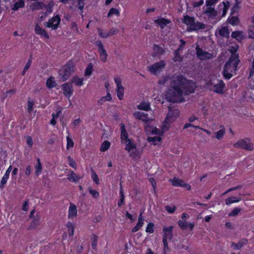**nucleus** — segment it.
Here are the masks:
<instances>
[{
	"label": "nucleus",
	"instance_id": "nucleus-3",
	"mask_svg": "<svg viewBox=\"0 0 254 254\" xmlns=\"http://www.w3.org/2000/svg\"><path fill=\"white\" fill-rule=\"evenodd\" d=\"M73 64L70 62H68L67 63L59 70V74L63 79V81H65L69 78L71 73L73 72Z\"/></svg>",
	"mask_w": 254,
	"mask_h": 254
},
{
	"label": "nucleus",
	"instance_id": "nucleus-54",
	"mask_svg": "<svg viewBox=\"0 0 254 254\" xmlns=\"http://www.w3.org/2000/svg\"><path fill=\"white\" fill-rule=\"evenodd\" d=\"M66 140H67V146L66 148L67 149H68L70 147H72L74 145L73 141L71 139L69 136H67L66 137Z\"/></svg>",
	"mask_w": 254,
	"mask_h": 254
},
{
	"label": "nucleus",
	"instance_id": "nucleus-21",
	"mask_svg": "<svg viewBox=\"0 0 254 254\" xmlns=\"http://www.w3.org/2000/svg\"><path fill=\"white\" fill-rule=\"evenodd\" d=\"M76 215L77 209L76 206L73 203H70L68 210V217L73 218L75 217Z\"/></svg>",
	"mask_w": 254,
	"mask_h": 254
},
{
	"label": "nucleus",
	"instance_id": "nucleus-45",
	"mask_svg": "<svg viewBox=\"0 0 254 254\" xmlns=\"http://www.w3.org/2000/svg\"><path fill=\"white\" fill-rule=\"evenodd\" d=\"M241 208L236 207L234 208L228 214L229 216H236L241 212Z\"/></svg>",
	"mask_w": 254,
	"mask_h": 254
},
{
	"label": "nucleus",
	"instance_id": "nucleus-19",
	"mask_svg": "<svg viewBox=\"0 0 254 254\" xmlns=\"http://www.w3.org/2000/svg\"><path fill=\"white\" fill-rule=\"evenodd\" d=\"M204 13L210 18H214L217 15V12L212 7H207Z\"/></svg>",
	"mask_w": 254,
	"mask_h": 254
},
{
	"label": "nucleus",
	"instance_id": "nucleus-11",
	"mask_svg": "<svg viewBox=\"0 0 254 254\" xmlns=\"http://www.w3.org/2000/svg\"><path fill=\"white\" fill-rule=\"evenodd\" d=\"M173 226H170L168 227H164L163 229L164 235L163 239H165L166 240L169 239L171 240L173 238Z\"/></svg>",
	"mask_w": 254,
	"mask_h": 254
},
{
	"label": "nucleus",
	"instance_id": "nucleus-36",
	"mask_svg": "<svg viewBox=\"0 0 254 254\" xmlns=\"http://www.w3.org/2000/svg\"><path fill=\"white\" fill-rule=\"evenodd\" d=\"M172 77L170 78L168 76H165L162 77L161 79L159 80L158 83L160 84L164 85L166 84L168 81H169L170 84H171V79Z\"/></svg>",
	"mask_w": 254,
	"mask_h": 254
},
{
	"label": "nucleus",
	"instance_id": "nucleus-62",
	"mask_svg": "<svg viewBox=\"0 0 254 254\" xmlns=\"http://www.w3.org/2000/svg\"><path fill=\"white\" fill-rule=\"evenodd\" d=\"M77 4L78 5V8L81 10V12H83V9L85 5V3L83 0H78Z\"/></svg>",
	"mask_w": 254,
	"mask_h": 254
},
{
	"label": "nucleus",
	"instance_id": "nucleus-38",
	"mask_svg": "<svg viewBox=\"0 0 254 254\" xmlns=\"http://www.w3.org/2000/svg\"><path fill=\"white\" fill-rule=\"evenodd\" d=\"M183 58L181 56L180 51L175 50L174 52V57L173 59L174 62H181Z\"/></svg>",
	"mask_w": 254,
	"mask_h": 254
},
{
	"label": "nucleus",
	"instance_id": "nucleus-13",
	"mask_svg": "<svg viewBox=\"0 0 254 254\" xmlns=\"http://www.w3.org/2000/svg\"><path fill=\"white\" fill-rule=\"evenodd\" d=\"M225 86L224 82L220 80L218 83L214 85L213 87V91L219 94H222L223 92V89Z\"/></svg>",
	"mask_w": 254,
	"mask_h": 254
},
{
	"label": "nucleus",
	"instance_id": "nucleus-15",
	"mask_svg": "<svg viewBox=\"0 0 254 254\" xmlns=\"http://www.w3.org/2000/svg\"><path fill=\"white\" fill-rule=\"evenodd\" d=\"M121 138L122 139V141L124 143H127V141H128V140H129L130 139L128 138V133L126 131L125 126L123 124H121Z\"/></svg>",
	"mask_w": 254,
	"mask_h": 254
},
{
	"label": "nucleus",
	"instance_id": "nucleus-30",
	"mask_svg": "<svg viewBox=\"0 0 254 254\" xmlns=\"http://www.w3.org/2000/svg\"><path fill=\"white\" fill-rule=\"evenodd\" d=\"M137 108L139 110L148 111L150 109V104L148 102H141L138 106Z\"/></svg>",
	"mask_w": 254,
	"mask_h": 254
},
{
	"label": "nucleus",
	"instance_id": "nucleus-28",
	"mask_svg": "<svg viewBox=\"0 0 254 254\" xmlns=\"http://www.w3.org/2000/svg\"><path fill=\"white\" fill-rule=\"evenodd\" d=\"M39 225V218H36L31 222L30 225L28 228V230H32L36 229Z\"/></svg>",
	"mask_w": 254,
	"mask_h": 254
},
{
	"label": "nucleus",
	"instance_id": "nucleus-18",
	"mask_svg": "<svg viewBox=\"0 0 254 254\" xmlns=\"http://www.w3.org/2000/svg\"><path fill=\"white\" fill-rule=\"evenodd\" d=\"M35 32L36 34L45 37L46 39H49V36L46 31L42 28L40 26L37 24L35 27Z\"/></svg>",
	"mask_w": 254,
	"mask_h": 254
},
{
	"label": "nucleus",
	"instance_id": "nucleus-5",
	"mask_svg": "<svg viewBox=\"0 0 254 254\" xmlns=\"http://www.w3.org/2000/svg\"><path fill=\"white\" fill-rule=\"evenodd\" d=\"M60 22L61 18L59 15H57L44 24V25L47 27L52 28L53 30H56L58 28Z\"/></svg>",
	"mask_w": 254,
	"mask_h": 254
},
{
	"label": "nucleus",
	"instance_id": "nucleus-20",
	"mask_svg": "<svg viewBox=\"0 0 254 254\" xmlns=\"http://www.w3.org/2000/svg\"><path fill=\"white\" fill-rule=\"evenodd\" d=\"M187 242L185 239L179 241L177 244H175V248L177 250H188L189 247L185 245Z\"/></svg>",
	"mask_w": 254,
	"mask_h": 254
},
{
	"label": "nucleus",
	"instance_id": "nucleus-6",
	"mask_svg": "<svg viewBox=\"0 0 254 254\" xmlns=\"http://www.w3.org/2000/svg\"><path fill=\"white\" fill-rule=\"evenodd\" d=\"M197 57L201 60H208L212 58V55L207 52L204 51L197 45L196 47Z\"/></svg>",
	"mask_w": 254,
	"mask_h": 254
},
{
	"label": "nucleus",
	"instance_id": "nucleus-59",
	"mask_svg": "<svg viewBox=\"0 0 254 254\" xmlns=\"http://www.w3.org/2000/svg\"><path fill=\"white\" fill-rule=\"evenodd\" d=\"M92 178L93 179V181L97 185L99 183V180L98 179L97 175L95 173L94 171H92Z\"/></svg>",
	"mask_w": 254,
	"mask_h": 254
},
{
	"label": "nucleus",
	"instance_id": "nucleus-9",
	"mask_svg": "<svg viewBox=\"0 0 254 254\" xmlns=\"http://www.w3.org/2000/svg\"><path fill=\"white\" fill-rule=\"evenodd\" d=\"M63 93L66 97L69 98L73 93L72 85L70 83H66L62 85Z\"/></svg>",
	"mask_w": 254,
	"mask_h": 254
},
{
	"label": "nucleus",
	"instance_id": "nucleus-24",
	"mask_svg": "<svg viewBox=\"0 0 254 254\" xmlns=\"http://www.w3.org/2000/svg\"><path fill=\"white\" fill-rule=\"evenodd\" d=\"M165 53L164 50L160 46L154 44L153 45V56L158 55H163Z\"/></svg>",
	"mask_w": 254,
	"mask_h": 254
},
{
	"label": "nucleus",
	"instance_id": "nucleus-34",
	"mask_svg": "<svg viewBox=\"0 0 254 254\" xmlns=\"http://www.w3.org/2000/svg\"><path fill=\"white\" fill-rule=\"evenodd\" d=\"M71 82L74 83L77 86H80L83 84V79L75 76L71 79Z\"/></svg>",
	"mask_w": 254,
	"mask_h": 254
},
{
	"label": "nucleus",
	"instance_id": "nucleus-2",
	"mask_svg": "<svg viewBox=\"0 0 254 254\" xmlns=\"http://www.w3.org/2000/svg\"><path fill=\"white\" fill-rule=\"evenodd\" d=\"M169 112L167 114V117L164 121V124L163 126L164 131H166L168 130V127H167L165 124H170L172 121L176 120L179 116L180 112L178 109L172 107H168Z\"/></svg>",
	"mask_w": 254,
	"mask_h": 254
},
{
	"label": "nucleus",
	"instance_id": "nucleus-42",
	"mask_svg": "<svg viewBox=\"0 0 254 254\" xmlns=\"http://www.w3.org/2000/svg\"><path fill=\"white\" fill-rule=\"evenodd\" d=\"M225 133V128L223 127L222 129L219 130L215 132L216 137L218 139H221Z\"/></svg>",
	"mask_w": 254,
	"mask_h": 254
},
{
	"label": "nucleus",
	"instance_id": "nucleus-64",
	"mask_svg": "<svg viewBox=\"0 0 254 254\" xmlns=\"http://www.w3.org/2000/svg\"><path fill=\"white\" fill-rule=\"evenodd\" d=\"M243 245L242 243L235 244V243L232 242L231 244L232 247H233L235 250H240L242 247Z\"/></svg>",
	"mask_w": 254,
	"mask_h": 254
},
{
	"label": "nucleus",
	"instance_id": "nucleus-31",
	"mask_svg": "<svg viewBox=\"0 0 254 254\" xmlns=\"http://www.w3.org/2000/svg\"><path fill=\"white\" fill-rule=\"evenodd\" d=\"M25 3L24 1L23 0H18L17 2L15 3L12 9L13 10H17L20 7H23L24 6Z\"/></svg>",
	"mask_w": 254,
	"mask_h": 254
},
{
	"label": "nucleus",
	"instance_id": "nucleus-47",
	"mask_svg": "<svg viewBox=\"0 0 254 254\" xmlns=\"http://www.w3.org/2000/svg\"><path fill=\"white\" fill-rule=\"evenodd\" d=\"M239 21V18L237 16H233L228 19V22L232 25H237Z\"/></svg>",
	"mask_w": 254,
	"mask_h": 254
},
{
	"label": "nucleus",
	"instance_id": "nucleus-58",
	"mask_svg": "<svg viewBox=\"0 0 254 254\" xmlns=\"http://www.w3.org/2000/svg\"><path fill=\"white\" fill-rule=\"evenodd\" d=\"M96 45L98 48L99 52L106 51L104 48L103 44L102 42L100 41H97L95 43Z\"/></svg>",
	"mask_w": 254,
	"mask_h": 254
},
{
	"label": "nucleus",
	"instance_id": "nucleus-52",
	"mask_svg": "<svg viewBox=\"0 0 254 254\" xmlns=\"http://www.w3.org/2000/svg\"><path fill=\"white\" fill-rule=\"evenodd\" d=\"M100 53V58L101 61L103 62H105L107 60V57L108 56V55L106 53V51H102L99 52Z\"/></svg>",
	"mask_w": 254,
	"mask_h": 254
},
{
	"label": "nucleus",
	"instance_id": "nucleus-35",
	"mask_svg": "<svg viewBox=\"0 0 254 254\" xmlns=\"http://www.w3.org/2000/svg\"><path fill=\"white\" fill-rule=\"evenodd\" d=\"M147 140L149 142H152L154 145H156L157 142L161 141V138L159 136L148 137Z\"/></svg>",
	"mask_w": 254,
	"mask_h": 254
},
{
	"label": "nucleus",
	"instance_id": "nucleus-39",
	"mask_svg": "<svg viewBox=\"0 0 254 254\" xmlns=\"http://www.w3.org/2000/svg\"><path fill=\"white\" fill-rule=\"evenodd\" d=\"M92 241L91 246L93 249H95L97 245V236L95 234H92L91 237Z\"/></svg>",
	"mask_w": 254,
	"mask_h": 254
},
{
	"label": "nucleus",
	"instance_id": "nucleus-46",
	"mask_svg": "<svg viewBox=\"0 0 254 254\" xmlns=\"http://www.w3.org/2000/svg\"><path fill=\"white\" fill-rule=\"evenodd\" d=\"M236 51V49H235L233 51H232V50L231 51V52L232 53V54L228 61H231L232 63H234L237 60H239L238 59V55L234 53Z\"/></svg>",
	"mask_w": 254,
	"mask_h": 254
},
{
	"label": "nucleus",
	"instance_id": "nucleus-41",
	"mask_svg": "<svg viewBox=\"0 0 254 254\" xmlns=\"http://www.w3.org/2000/svg\"><path fill=\"white\" fill-rule=\"evenodd\" d=\"M194 19L193 17H190L188 15H185L183 19V22L187 25L190 24L191 21Z\"/></svg>",
	"mask_w": 254,
	"mask_h": 254
},
{
	"label": "nucleus",
	"instance_id": "nucleus-29",
	"mask_svg": "<svg viewBox=\"0 0 254 254\" xmlns=\"http://www.w3.org/2000/svg\"><path fill=\"white\" fill-rule=\"evenodd\" d=\"M125 143L126 144L125 149L128 151H133L136 148L135 144L132 143L130 139L128 140L127 143Z\"/></svg>",
	"mask_w": 254,
	"mask_h": 254
},
{
	"label": "nucleus",
	"instance_id": "nucleus-63",
	"mask_svg": "<svg viewBox=\"0 0 254 254\" xmlns=\"http://www.w3.org/2000/svg\"><path fill=\"white\" fill-rule=\"evenodd\" d=\"M90 193L92 195L94 198H97L99 196V192L95 190H92L90 188L89 190Z\"/></svg>",
	"mask_w": 254,
	"mask_h": 254
},
{
	"label": "nucleus",
	"instance_id": "nucleus-25",
	"mask_svg": "<svg viewBox=\"0 0 254 254\" xmlns=\"http://www.w3.org/2000/svg\"><path fill=\"white\" fill-rule=\"evenodd\" d=\"M170 22V21L165 18H159L155 20V23L160 25L162 29Z\"/></svg>",
	"mask_w": 254,
	"mask_h": 254
},
{
	"label": "nucleus",
	"instance_id": "nucleus-57",
	"mask_svg": "<svg viewBox=\"0 0 254 254\" xmlns=\"http://www.w3.org/2000/svg\"><path fill=\"white\" fill-rule=\"evenodd\" d=\"M163 243L164 245L163 254H166L167 251L170 250L169 248L168 247L167 241L165 239H163Z\"/></svg>",
	"mask_w": 254,
	"mask_h": 254
},
{
	"label": "nucleus",
	"instance_id": "nucleus-1",
	"mask_svg": "<svg viewBox=\"0 0 254 254\" xmlns=\"http://www.w3.org/2000/svg\"><path fill=\"white\" fill-rule=\"evenodd\" d=\"M196 87L194 82L189 81L184 76H173L171 79V87L167 93L166 99L172 103L182 102L185 101L183 95L194 92Z\"/></svg>",
	"mask_w": 254,
	"mask_h": 254
},
{
	"label": "nucleus",
	"instance_id": "nucleus-37",
	"mask_svg": "<svg viewBox=\"0 0 254 254\" xmlns=\"http://www.w3.org/2000/svg\"><path fill=\"white\" fill-rule=\"evenodd\" d=\"M124 88L123 86L117 87V95L119 99L121 100L124 96Z\"/></svg>",
	"mask_w": 254,
	"mask_h": 254
},
{
	"label": "nucleus",
	"instance_id": "nucleus-53",
	"mask_svg": "<svg viewBox=\"0 0 254 254\" xmlns=\"http://www.w3.org/2000/svg\"><path fill=\"white\" fill-rule=\"evenodd\" d=\"M154 224L152 222L148 223L147 228H146V232L149 233H153L154 232Z\"/></svg>",
	"mask_w": 254,
	"mask_h": 254
},
{
	"label": "nucleus",
	"instance_id": "nucleus-26",
	"mask_svg": "<svg viewBox=\"0 0 254 254\" xmlns=\"http://www.w3.org/2000/svg\"><path fill=\"white\" fill-rule=\"evenodd\" d=\"M241 200V198L240 197H229L225 199V203L227 205H229L232 203L239 202Z\"/></svg>",
	"mask_w": 254,
	"mask_h": 254
},
{
	"label": "nucleus",
	"instance_id": "nucleus-48",
	"mask_svg": "<svg viewBox=\"0 0 254 254\" xmlns=\"http://www.w3.org/2000/svg\"><path fill=\"white\" fill-rule=\"evenodd\" d=\"M178 224L181 228L183 230H186L188 228V223L186 221L179 220L178 222Z\"/></svg>",
	"mask_w": 254,
	"mask_h": 254
},
{
	"label": "nucleus",
	"instance_id": "nucleus-49",
	"mask_svg": "<svg viewBox=\"0 0 254 254\" xmlns=\"http://www.w3.org/2000/svg\"><path fill=\"white\" fill-rule=\"evenodd\" d=\"M119 13H120L119 10L118 9L115 8H112L108 12L107 16L108 17H109L113 14H116L117 15H119Z\"/></svg>",
	"mask_w": 254,
	"mask_h": 254
},
{
	"label": "nucleus",
	"instance_id": "nucleus-23",
	"mask_svg": "<svg viewBox=\"0 0 254 254\" xmlns=\"http://www.w3.org/2000/svg\"><path fill=\"white\" fill-rule=\"evenodd\" d=\"M81 177L77 175L73 171H71L70 174L67 175V179L71 182H78Z\"/></svg>",
	"mask_w": 254,
	"mask_h": 254
},
{
	"label": "nucleus",
	"instance_id": "nucleus-16",
	"mask_svg": "<svg viewBox=\"0 0 254 254\" xmlns=\"http://www.w3.org/2000/svg\"><path fill=\"white\" fill-rule=\"evenodd\" d=\"M12 170V166L11 165H10V166L8 167L7 170H6L5 174L3 176L1 181L0 182V188L2 189L4 187V186L6 184L7 179L9 178V174Z\"/></svg>",
	"mask_w": 254,
	"mask_h": 254
},
{
	"label": "nucleus",
	"instance_id": "nucleus-4",
	"mask_svg": "<svg viewBox=\"0 0 254 254\" xmlns=\"http://www.w3.org/2000/svg\"><path fill=\"white\" fill-rule=\"evenodd\" d=\"M236 148H239L251 151L254 149L253 144L251 142L249 138H246L238 140L234 144Z\"/></svg>",
	"mask_w": 254,
	"mask_h": 254
},
{
	"label": "nucleus",
	"instance_id": "nucleus-55",
	"mask_svg": "<svg viewBox=\"0 0 254 254\" xmlns=\"http://www.w3.org/2000/svg\"><path fill=\"white\" fill-rule=\"evenodd\" d=\"M46 84L48 88H53L55 86V82L53 81L51 78H49L47 80Z\"/></svg>",
	"mask_w": 254,
	"mask_h": 254
},
{
	"label": "nucleus",
	"instance_id": "nucleus-12",
	"mask_svg": "<svg viewBox=\"0 0 254 254\" xmlns=\"http://www.w3.org/2000/svg\"><path fill=\"white\" fill-rule=\"evenodd\" d=\"M29 7L31 10L34 11L43 9L44 7H47V5L42 1H37L31 3Z\"/></svg>",
	"mask_w": 254,
	"mask_h": 254
},
{
	"label": "nucleus",
	"instance_id": "nucleus-33",
	"mask_svg": "<svg viewBox=\"0 0 254 254\" xmlns=\"http://www.w3.org/2000/svg\"><path fill=\"white\" fill-rule=\"evenodd\" d=\"M111 143L108 141H104L100 146V150L102 152L106 151L110 146Z\"/></svg>",
	"mask_w": 254,
	"mask_h": 254
},
{
	"label": "nucleus",
	"instance_id": "nucleus-10",
	"mask_svg": "<svg viewBox=\"0 0 254 254\" xmlns=\"http://www.w3.org/2000/svg\"><path fill=\"white\" fill-rule=\"evenodd\" d=\"M172 185L174 186L182 187L187 188L188 190H190L191 186L188 184L185 183L184 181L178 178H174L171 180Z\"/></svg>",
	"mask_w": 254,
	"mask_h": 254
},
{
	"label": "nucleus",
	"instance_id": "nucleus-56",
	"mask_svg": "<svg viewBox=\"0 0 254 254\" xmlns=\"http://www.w3.org/2000/svg\"><path fill=\"white\" fill-rule=\"evenodd\" d=\"M34 102L33 101H30L28 100L27 102V111L28 113H30L33 110V106L34 105Z\"/></svg>",
	"mask_w": 254,
	"mask_h": 254
},
{
	"label": "nucleus",
	"instance_id": "nucleus-17",
	"mask_svg": "<svg viewBox=\"0 0 254 254\" xmlns=\"http://www.w3.org/2000/svg\"><path fill=\"white\" fill-rule=\"evenodd\" d=\"M229 64L226 63L223 70V76L226 79H230L232 76V70L229 67Z\"/></svg>",
	"mask_w": 254,
	"mask_h": 254
},
{
	"label": "nucleus",
	"instance_id": "nucleus-40",
	"mask_svg": "<svg viewBox=\"0 0 254 254\" xmlns=\"http://www.w3.org/2000/svg\"><path fill=\"white\" fill-rule=\"evenodd\" d=\"M240 8L239 2H238V0H236V3L231 9V15H234L235 13L238 12Z\"/></svg>",
	"mask_w": 254,
	"mask_h": 254
},
{
	"label": "nucleus",
	"instance_id": "nucleus-51",
	"mask_svg": "<svg viewBox=\"0 0 254 254\" xmlns=\"http://www.w3.org/2000/svg\"><path fill=\"white\" fill-rule=\"evenodd\" d=\"M67 160L68 162V165L70 167H71L74 169H76V162L73 160V159H72L71 158V157L70 156H67Z\"/></svg>",
	"mask_w": 254,
	"mask_h": 254
},
{
	"label": "nucleus",
	"instance_id": "nucleus-61",
	"mask_svg": "<svg viewBox=\"0 0 254 254\" xmlns=\"http://www.w3.org/2000/svg\"><path fill=\"white\" fill-rule=\"evenodd\" d=\"M218 1V0H207L206 1V5L207 7H211V6L216 4Z\"/></svg>",
	"mask_w": 254,
	"mask_h": 254
},
{
	"label": "nucleus",
	"instance_id": "nucleus-14",
	"mask_svg": "<svg viewBox=\"0 0 254 254\" xmlns=\"http://www.w3.org/2000/svg\"><path fill=\"white\" fill-rule=\"evenodd\" d=\"M217 32L222 37L226 38L227 39L229 38L230 32L227 27H222L220 28H218L216 33V35H217Z\"/></svg>",
	"mask_w": 254,
	"mask_h": 254
},
{
	"label": "nucleus",
	"instance_id": "nucleus-27",
	"mask_svg": "<svg viewBox=\"0 0 254 254\" xmlns=\"http://www.w3.org/2000/svg\"><path fill=\"white\" fill-rule=\"evenodd\" d=\"M120 200L118 203V205L119 207H121L122 205L125 204V195L124 194V191L123 189L122 186V184L120 185Z\"/></svg>",
	"mask_w": 254,
	"mask_h": 254
},
{
	"label": "nucleus",
	"instance_id": "nucleus-60",
	"mask_svg": "<svg viewBox=\"0 0 254 254\" xmlns=\"http://www.w3.org/2000/svg\"><path fill=\"white\" fill-rule=\"evenodd\" d=\"M176 207L175 206H171L169 205H167L165 206L166 211L170 213H174L176 210Z\"/></svg>",
	"mask_w": 254,
	"mask_h": 254
},
{
	"label": "nucleus",
	"instance_id": "nucleus-32",
	"mask_svg": "<svg viewBox=\"0 0 254 254\" xmlns=\"http://www.w3.org/2000/svg\"><path fill=\"white\" fill-rule=\"evenodd\" d=\"M240 60L235 61L234 63H231V61H228L226 63L229 64V67L232 70V72L237 70L238 65L239 64Z\"/></svg>",
	"mask_w": 254,
	"mask_h": 254
},
{
	"label": "nucleus",
	"instance_id": "nucleus-8",
	"mask_svg": "<svg viewBox=\"0 0 254 254\" xmlns=\"http://www.w3.org/2000/svg\"><path fill=\"white\" fill-rule=\"evenodd\" d=\"M188 30L189 31H197L199 29H204L205 27V24L199 22H195L194 18L191 21L190 24L189 25Z\"/></svg>",
	"mask_w": 254,
	"mask_h": 254
},
{
	"label": "nucleus",
	"instance_id": "nucleus-43",
	"mask_svg": "<svg viewBox=\"0 0 254 254\" xmlns=\"http://www.w3.org/2000/svg\"><path fill=\"white\" fill-rule=\"evenodd\" d=\"M42 170V165L39 158L37 159V164L35 166V173L38 175Z\"/></svg>",
	"mask_w": 254,
	"mask_h": 254
},
{
	"label": "nucleus",
	"instance_id": "nucleus-44",
	"mask_svg": "<svg viewBox=\"0 0 254 254\" xmlns=\"http://www.w3.org/2000/svg\"><path fill=\"white\" fill-rule=\"evenodd\" d=\"M92 63H89L87 67L86 68L85 70V75L86 76H90L91 75L92 72Z\"/></svg>",
	"mask_w": 254,
	"mask_h": 254
},
{
	"label": "nucleus",
	"instance_id": "nucleus-50",
	"mask_svg": "<svg viewBox=\"0 0 254 254\" xmlns=\"http://www.w3.org/2000/svg\"><path fill=\"white\" fill-rule=\"evenodd\" d=\"M68 233L69 236H72L74 234V228L71 223H68L67 224Z\"/></svg>",
	"mask_w": 254,
	"mask_h": 254
},
{
	"label": "nucleus",
	"instance_id": "nucleus-22",
	"mask_svg": "<svg viewBox=\"0 0 254 254\" xmlns=\"http://www.w3.org/2000/svg\"><path fill=\"white\" fill-rule=\"evenodd\" d=\"M231 37L236 39L237 41L241 42L244 38L243 32L242 31H234L232 33Z\"/></svg>",
	"mask_w": 254,
	"mask_h": 254
},
{
	"label": "nucleus",
	"instance_id": "nucleus-7",
	"mask_svg": "<svg viewBox=\"0 0 254 254\" xmlns=\"http://www.w3.org/2000/svg\"><path fill=\"white\" fill-rule=\"evenodd\" d=\"M166 65V62L162 60L159 62L156 63L148 67L149 70L153 74H156L157 71L162 70Z\"/></svg>",
	"mask_w": 254,
	"mask_h": 254
}]
</instances>
